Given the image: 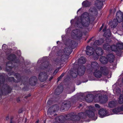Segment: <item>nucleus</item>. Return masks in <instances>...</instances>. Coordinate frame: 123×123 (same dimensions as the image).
I'll return each instance as SVG.
<instances>
[{
  "instance_id": "4c0bfd02",
  "label": "nucleus",
  "mask_w": 123,
  "mask_h": 123,
  "mask_svg": "<svg viewBox=\"0 0 123 123\" xmlns=\"http://www.w3.org/2000/svg\"><path fill=\"white\" fill-rule=\"evenodd\" d=\"M95 106L96 107L98 108H99L100 107V106L99 105H98L97 104H96L95 105Z\"/></svg>"
},
{
  "instance_id": "f03ea898",
  "label": "nucleus",
  "mask_w": 123,
  "mask_h": 123,
  "mask_svg": "<svg viewBox=\"0 0 123 123\" xmlns=\"http://www.w3.org/2000/svg\"><path fill=\"white\" fill-rule=\"evenodd\" d=\"M116 18L113 20L111 25L114 27L117 26V22L120 23L122 22V26L123 27V13L120 11H118L116 14Z\"/></svg>"
},
{
  "instance_id": "cd10ccee",
  "label": "nucleus",
  "mask_w": 123,
  "mask_h": 123,
  "mask_svg": "<svg viewBox=\"0 0 123 123\" xmlns=\"http://www.w3.org/2000/svg\"><path fill=\"white\" fill-rule=\"evenodd\" d=\"M118 101L119 104L123 103V95H121L119 98Z\"/></svg>"
},
{
  "instance_id": "39448f33",
  "label": "nucleus",
  "mask_w": 123,
  "mask_h": 123,
  "mask_svg": "<svg viewBox=\"0 0 123 123\" xmlns=\"http://www.w3.org/2000/svg\"><path fill=\"white\" fill-rule=\"evenodd\" d=\"M103 53V51L102 49L100 47H97L95 49L94 54L93 56V58L94 60L98 59V56H101L102 55Z\"/></svg>"
},
{
  "instance_id": "c756f323",
  "label": "nucleus",
  "mask_w": 123,
  "mask_h": 123,
  "mask_svg": "<svg viewBox=\"0 0 123 123\" xmlns=\"http://www.w3.org/2000/svg\"><path fill=\"white\" fill-rule=\"evenodd\" d=\"M101 44L99 40H97L95 41L94 43L93 46V47L96 46L97 45H98Z\"/></svg>"
},
{
  "instance_id": "20e7f679",
  "label": "nucleus",
  "mask_w": 123,
  "mask_h": 123,
  "mask_svg": "<svg viewBox=\"0 0 123 123\" xmlns=\"http://www.w3.org/2000/svg\"><path fill=\"white\" fill-rule=\"evenodd\" d=\"M85 67L83 65L80 66L77 69L75 70V72L72 74V76L74 78L76 77L78 74L80 76L83 75L85 73Z\"/></svg>"
},
{
  "instance_id": "13d9d810",
  "label": "nucleus",
  "mask_w": 123,
  "mask_h": 123,
  "mask_svg": "<svg viewBox=\"0 0 123 123\" xmlns=\"http://www.w3.org/2000/svg\"><path fill=\"white\" fill-rule=\"evenodd\" d=\"M72 20H71V22H72Z\"/></svg>"
},
{
  "instance_id": "09e8293b",
  "label": "nucleus",
  "mask_w": 123,
  "mask_h": 123,
  "mask_svg": "<svg viewBox=\"0 0 123 123\" xmlns=\"http://www.w3.org/2000/svg\"><path fill=\"white\" fill-rule=\"evenodd\" d=\"M50 101H48L47 102V104H50Z\"/></svg>"
},
{
  "instance_id": "4468645a",
  "label": "nucleus",
  "mask_w": 123,
  "mask_h": 123,
  "mask_svg": "<svg viewBox=\"0 0 123 123\" xmlns=\"http://www.w3.org/2000/svg\"><path fill=\"white\" fill-rule=\"evenodd\" d=\"M98 99L97 100H95V102H100L102 103H104L107 101V98L106 96L102 97L101 96V99H100V98H98Z\"/></svg>"
},
{
  "instance_id": "4be33fe9",
  "label": "nucleus",
  "mask_w": 123,
  "mask_h": 123,
  "mask_svg": "<svg viewBox=\"0 0 123 123\" xmlns=\"http://www.w3.org/2000/svg\"><path fill=\"white\" fill-rule=\"evenodd\" d=\"M117 47L118 49V52L119 53L121 52V49H123V43H118L117 44Z\"/></svg>"
},
{
  "instance_id": "5fc2aeb1",
  "label": "nucleus",
  "mask_w": 123,
  "mask_h": 123,
  "mask_svg": "<svg viewBox=\"0 0 123 123\" xmlns=\"http://www.w3.org/2000/svg\"><path fill=\"white\" fill-rule=\"evenodd\" d=\"M12 79L13 80V78L12 77H11Z\"/></svg>"
},
{
  "instance_id": "8fccbe9b",
  "label": "nucleus",
  "mask_w": 123,
  "mask_h": 123,
  "mask_svg": "<svg viewBox=\"0 0 123 123\" xmlns=\"http://www.w3.org/2000/svg\"><path fill=\"white\" fill-rule=\"evenodd\" d=\"M71 42H72H72H73V43H72V45H73L74 44V43H75V42L74 41H72Z\"/></svg>"
},
{
  "instance_id": "c03bdc74",
  "label": "nucleus",
  "mask_w": 123,
  "mask_h": 123,
  "mask_svg": "<svg viewBox=\"0 0 123 123\" xmlns=\"http://www.w3.org/2000/svg\"><path fill=\"white\" fill-rule=\"evenodd\" d=\"M93 38V37H92L88 41L87 43H88L90 41L92 40V38Z\"/></svg>"
},
{
  "instance_id": "72a5a7b5",
  "label": "nucleus",
  "mask_w": 123,
  "mask_h": 123,
  "mask_svg": "<svg viewBox=\"0 0 123 123\" xmlns=\"http://www.w3.org/2000/svg\"><path fill=\"white\" fill-rule=\"evenodd\" d=\"M49 62H47L46 64H44V66H43V69H44V68H47L49 65Z\"/></svg>"
},
{
  "instance_id": "37998d69",
  "label": "nucleus",
  "mask_w": 123,
  "mask_h": 123,
  "mask_svg": "<svg viewBox=\"0 0 123 123\" xmlns=\"http://www.w3.org/2000/svg\"><path fill=\"white\" fill-rule=\"evenodd\" d=\"M58 90V88H57V89H56V90H55V94H57V95H59V94H60V93H56V92H57V91Z\"/></svg>"
},
{
  "instance_id": "864d4df0",
  "label": "nucleus",
  "mask_w": 123,
  "mask_h": 123,
  "mask_svg": "<svg viewBox=\"0 0 123 123\" xmlns=\"http://www.w3.org/2000/svg\"><path fill=\"white\" fill-rule=\"evenodd\" d=\"M19 101V99H17V101Z\"/></svg>"
},
{
  "instance_id": "ea45409f",
  "label": "nucleus",
  "mask_w": 123,
  "mask_h": 123,
  "mask_svg": "<svg viewBox=\"0 0 123 123\" xmlns=\"http://www.w3.org/2000/svg\"><path fill=\"white\" fill-rule=\"evenodd\" d=\"M104 24H102V25L101 26V27L100 28L99 31H100L102 30V29L103 27L104 26Z\"/></svg>"
},
{
  "instance_id": "dca6fc26",
  "label": "nucleus",
  "mask_w": 123,
  "mask_h": 123,
  "mask_svg": "<svg viewBox=\"0 0 123 123\" xmlns=\"http://www.w3.org/2000/svg\"><path fill=\"white\" fill-rule=\"evenodd\" d=\"M106 28L107 26H105L103 31V32H105L104 35V36L108 37H109L111 36V32L109 29H107L106 30Z\"/></svg>"
},
{
  "instance_id": "a18cd8bd",
  "label": "nucleus",
  "mask_w": 123,
  "mask_h": 123,
  "mask_svg": "<svg viewBox=\"0 0 123 123\" xmlns=\"http://www.w3.org/2000/svg\"><path fill=\"white\" fill-rule=\"evenodd\" d=\"M53 78V76H51V77L50 78H49V81H50L51 79H52Z\"/></svg>"
},
{
  "instance_id": "a19ab883",
  "label": "nucleus",
  "mask_w": 123,
  "mask_h": 123,
  "mask_svg": "<svg viewBox=\"0 0 123 123\" xmlns=\"http://www.w3.org/2000/svg\"><path fill=\"white\" fill-rule=\"evenodd\" d=\"M64 73H63L60 76V78H62V77L64 76Z\"/></svg>"
},
{
  "instance_id": "6e6552de",
  "label": "nucleus",
  "mask_w": 123,
  "mask_h": 123,
  "mask_svg": "<svg viewBox=\"0 0 123 123\" xmlns=\"http://www.w3.org/2000/svg\"><path fill=\"white\" fill-rule=\"evenodd\" d=\"M89 110L86 111V113L87 116L90 118H92L95 115L94 113V107L90 106L89 107Z\"/></svg>"
},
{
  "instance_id": "0eeeda50",
  "label": "nucleus",
  "mask_w": 123,
  "mask_h": 123,
  "mask_svg": "<svg viewBox=\"0 0 123 123\" xmlns=\"http://www.w3.org/2000/svg\"><path fill=\"white\" fill-rule=\"evenodd\" d=\"M86 115L85 113H79L78 116L73 115L71 116V119L74 121L76 122L79 121L80 118H83L86 117Z\"/></svg>"
},
{
  "instance_id": "6e6d98bb",
  "label": "nucleus",
  "mask_w": 123,
  "mask_h": 123,
  "mask_svg": "<svg viewBox=\"0 0 123 123\" xmlns=\"http://www.w3.org/2000/svg\"><path fill=\"white\" fill-rule=\"evenodd\" d=\"M56 115H57V114H54V115H55V116H56Z\"/></svg>"
},
{
  "instance_id": "bf43d9fd",
  "label": "nucleus",
  "mask_w": 123,
  "mask_h": 123,
  "mask_svg": "<svg viewBox=\"0 0 123 123\" xmlns=\"http://www.w3.org/2000/svg\"><path fill=\"white\" fill-rule=\"evenodd\" d=\"M122 1L123 0H121Z\"/></svg>"
},
{
  "instance_id": "aec40b11",
  "label": "nucleus",
  "mask_w": 123,
  "mask_h": 123,
  "mask_svg": "<svg viewBox=\"0 0 123 123\" xmlns=\"http://www.w3.org/2000/svg\"><path fill=\"white\" fill-rule=\"evenodd\" d=\"M99 61L102 63L103 64H106L108 62L107 58H106L103 56L100 57L99 59Z\"/></svg>"
},
{
  "instance_id": "2f4dec72",
  "label": "nucleus",
  "mask_w": 123,
  "mask_h": 123,
  "mask_svg": "<svg viewBox=\"0 0 123 123\" xmlns=\"http://www.w3.org/2000/svg\"><path fill=\"white\" fill-rule=\"evenodd\" d=\"M116 93L117 94H118L121 93V91L120 89L119 88H117L116 90Z\"/></svg>"
},
{
  "instance_id": "3c124183",
  "label": "nucleus",
  "mask_w": 123,
  "mask_h": 123,
  "mask_svg": "<svg viewBox=\"0 0 123 123\" xmlns=\"http://www.w3.org/2000/svg\"><path fill=\"white\" fill-rule=\"evenodd\" d=\"M10 123H13L12 122V120H11L10 121Z\"/></svg>"
},
{
  "instance_id": "49530a36",
  "label": "nucleus",
  "mask_w": 123,
  "mask_h": 123,
  "mask_svg": "<svg viewBox=\"0 0 123 123\" xmlns=\"http://www.w3.org/2000/svg\"><path fill=\"white\" fill-rule=\"evenodd\" d=\"M6 120H8L9 119V117H8L7 116V117H6Z\"/></svg>"
},
{
  "instance_id": "2eb2a0df",
  "label": "nucleus",
  "mask_w": 123,
  "mask_h": 123,
  "mask_svg": "<svg viewBox=\"0 0 123 123\" xmlns=\"http://www.w3.org/2000/svg\"><path fill=\"white\" fill-rule=\"evenodd\" d=\"M8 60L13 61L15 63H17L18 61L16 57L14 55H11L9 56L7 58Z\"/></svg>"
},
{
  "instance_id": "9d476101",
  "label": "nucleus",
  "mask_w": 123,
  "mask_h": 123,
  "mask_svg": "<svg viewBox=\"0 0 123 123\" xmlns=\"http://www.w3.org/2000/svg\"><path fill=\"white\" fill-rule=\"evenodd\" d=\"M87 97V98H86L87 101L88 102H91L93 101V99L94 101L95 102V100H97L98 99V98H100V99H101V96H99L98 97L95 96L93 98L92 96L91 95H88Z\"/></svg>"
},
{
  "instance_id": "f257e3e1",
  "label": "nucleus",
  "mask_w": 123,
  "mask_h": 123,
  "mask_svg": "<svg viewBox=\"0 0 123 123\" xmlns=\"http://www.w3.org/2000/svg\"><path fill=\"white\" fill-rule=\"evenodd\" d=\"M89 14L87 12H85L82 14L80 18V22H77L75 24L78 27L82 28V26H88L90 23Z\"/></svg>"
},
{
  "instance_id": "412c9836",
  "label": "nucleus",
  "mask_w": 123,
  "mask_h": 123,
  "mask_svg": "<svg viewBox=\"0 0 123 123\" xmlns=\"http://www.w3.org/2000/svg\"><path fill=\"white\" fill-rule=\"evenodd\" d=\"M123 111V107H119L117 108H115L113 109V112L115 114H118V113L121 111Z\"/></svg>"
},
{
  "instance_id": "f3484780",
  "label": "nucleus",
  "mask_w": 123,
  "mask_h": 123,
  "mask_svg": "<svg viewBox=\"0 0 123 123\" xmlns=\"http://www.w3.org/2000/svg\"><path fill=\"white\" fill-rule=\"evenodd\" d=\"M107 60L110 63L113 62L115 56L112 54H110L108 55L107 56Z\"/></svg>"
},
{
  "instance_id": "393cba45",
  "label": "nucleus",
  "mask_w": 123,
  "mask_h": 123,
  "mask_svg": "<svg viewBox=\"0 0 123 123\" xmlns=\"http://www.w3.org/2000/svg\"><path fill=\"white\" fill-rule=\"evenodd\" d=\"M117 104L116 102L115 101H111L109 104V106L110 107H114Z\"/></svg>"
},
{
  "instance_id": "f8f14e48",
  "label": "nucleus",
  "mask_w": 123,
  "mask_h": 123,
  "mask_svg": "<svg viewBox=\"0 0 123 123\" xmlns=\"http://www.w3.org/2000/svg\"><path fill=\"white\" fill-rule=\"evenodd\" d=\"M107 113L106 110L103 108L101 109L98 112L100 117L102 118L107 116Z\"/></svg>"
},
{
  "instance_id": "bb28decb",
  "label": "nucleus",
  "mask_w": 123,
  "mask_h": 123,
  "mask_svg": "<svg viewBox=\"0 0 123 123\" xmlns=\"http://www.w3.org/2000/svg\"><path fill=\"white\" fill-rule=\"evenodd\" d=\"M82 5L86 7L89 6L90 5V3L87 1H85L82 3Z\"/></svg>"
},
{
  "instance_id": "79ce46f5",
  "label": "nucleus",
  "mask_w": 123,
  "mask_h": 123,
  "mask_svg": "<svg viewBox=\"0 0 123 123\" xmlns=\"http://www.w3.org/2000/svg\"><path fill=\"white\" fill-rule=\"evenodd\" d=\"M58 71V70H56L54 71L53 74H55L56 73H57V72Z\"/></svg>"
},
{
  "instance_id": "a211bd4d",
  "label": "nucleus",
  "mask_w": 123,
  "mask_h": 123,
  "mask_svg": "<svg viewBox=\"0 0 123 123\" xmlns=\"http://www.w3.org/2000/svg\"><path fill=\"white\" fill-rule=\"evenodd\" d=\"M81 32L78 30H74L72 32V34L74 35V36H76L77 37H78L81 35Z\"/></svg>"
},
{
  "instance_id": "473e14b6",
  "label": "nucleus",
  "mask_w": 123,
  "mask_h": 123,
  "mask_svg": "<svg viewBox=\"0 0 123 123\" xmlns=\"http://www.w3.org/2000/svg\"><path fill=\"white\" fill-rule=\"evenodd\" d=\"M110 47V46L108 45H107L106 46V45H105L104 46V48L105 49L109 50V49H108Z\"/></svg>"
},
{
  "instance_id": "ddd939ff",
  "label": "nucleus",
  "mask_w": 123,
  "mask_h": 123,
  "mask_svg": "<svg viewBox=\"0 0 123 123\" xmlns=\"http://www.w3.org/2000/svg\"><path fill=\"white\" fill-rule=\"evenodd\" d=\"M93 49L90 46H88L86 48V53L87 55H92L93 56L94 54V52H93Z\"/></svg>"
},
{
  "instance_id": "c85d7f7f",
  "label": "nucleus",
  "mask_w": 123,
  "mask_h": 123,
  "mask_svg": "<svg viewBox=\"0 0 123 123\" xmlns=\"http://www.w3.org/2000/svg\"><path fill=\"white\" fill-rule=\"evenodd\" d=\"M69 106V105L68 104L67 105L65 103H63L61 107V109L62 110L65 109L66 108L67 106Z\"/></svg>"
},
{
  "instance_id": "58836bf2",
  "label": "nucleus",
  "mask_w": 123,
  "mask_h": 123,
  "mask_svg": "<svg viewBox=\"0 0 123 123\" xmlns=\"http://www.w3.org/2000/svg\"><path fill=\"white\" fill-rule=\"evenodd\" d=\"M60 56L61 57H62V56H65V55L63 53H61V54H60Z\"/></svg>"
},
{
  "instance_id": "b1692460",
  "label": "nucleus",
  "mask_w": 123,
  "mask_h": 123,
  "mask_svg": "<svg viewBox=\"0 0 123 123\" xmlns=\"http://www.w3.org/2000/svg\"><path fill=\"white\" fill-rule=\"evenodd\" d=\"M11 65L12 63L10 61H9L7 63L6 65V67L7 70H10L12 67V66H11Z\"/></svg>"
},
{
  "instance_id": "a878e982",
  "label": "nucleus",
  "mask_w": 123,
  "mask_h": 123,
  "mask_svg": "<svg viewBox=\"0 0 123 123\" xmlns=\"http://www.w3.org/2000/svg\"><path fill=\"white\" fill-rule=\"evenodd\" d=\"M111 50L114 51H115L116 52H118V49H117V47L116 46L113 45L111 46Z\"/></svg>"
},
{
  "instance_id": "7ed1b4c3",
  "label": "nucleus",
  "mask_w": 123,
  "mask_h": 123,
  "mask_svg": "<svg viewBox=\"0 0 123 123\" xmlns=\"http://www.w3.org/2000/svg\"><path fill=\"white\" fill-rule=\"evenodd\" d=\"M100 70L101 71L98 69L94 70V74L95 76L97 78H99L102 76V72L105 75L107 74L108 73L107 69L105 67H101Z\"/></svg>"
},
{
  "instance_id": "1a4fd4ad",
  "label": "nucleus",
  "mask_w": 123,
  "mask_h": 123,
  "mask_svg": "<svg viewBox=\"0 0 123 123\" xmlns=\"http://www.w3.org/2000/svg\"><path fill=\"white\" fill-rule=\"evenodd\" d=\"M59 109L58 106L57 105H55L49 108L47 113L49 115H52L53 112H55Z\"/></svg>"
},
{
  "instance_id": "4d7b16f0",
  "label": "nucleus",
  "mask_w": 123,
  "mask_h": 123,
  "mask_svg": "<svg viewBox=\"0 0 123 123\" xmlns=\"http://www.w3.org/2000/svg\"><path fill=\"white\" fill-rule=\"evenodd\" d=\"M122 82L123 83V78H122Z\"/></svg>"
},
{
  "instance_id": "6ab92c4d",
  "label": "nucleus",
  "mask_w": 123,
  "mask_h": 123,
  "mask_svg": "<svg viewBox=\"0 0 123 123\" xmlns=\"http://www.w3.org/2000/svg\"><path fill=\"white\" fill-rule=\"evenodd\" d=\"M37 80V78L35 76H33L29 80V83L31 85H34L35 84Z\"/></svg>"
},
{
  "instance_id": "f704fd0d",
  "label": "nucleus",
  "mask_w": 123,
  "mask_h": 123,
  "mask_svg": "<svg viewBox=\"0 0 123 123\" xmlns=\"http://www.w3.org/2000/svg\"><path fill=\"white\" fill-rule=\"evenodd\" d=\"M7 47V46L5 44H3V45L2 48L3 49H6Z\"/></svg>"
},
{
  "instance_id": "423d86ee",
  "label": "nucleus",
  "mask_w": 123,
  "mask_h": 123,
  "mask_svg": "<svg viewBox=\"0 0 123 123\" xmlns=\"http://www.w3.org/2000/svg\"><path fill=\"white\" fill-rule=\"evenodd\" d=\"M49 75L48 72H43L39 74L38 78L41 81L43 82L46 81Z\"/></svg>"
},
{
  "instance_id": "603ef678",
  "label": "nucleus",
  "mask_w": 123,
  "mask_h": 123,
  "mask_svg": "<svg viewBox=\"0 0 123 123\" xmlns=\"http://www.w3.org/2000/svg\"><path fill=\"white\" fill-rule=\"evenodd\" d=\"M38 123V121H37L36 122V123Z\"/></svg>"
},
{
  "instance_id": "5701e85b",
  "label": "nucleus",
  "mask_w": 123,
  "mask_h": 123,
  "mask_svg": "<svg viewBox=\"0 0 123 123\" xmlns=\"http://www.w3.org/2000/svg\"><path fill=\"white\" fill-rule=\"evenodd\" d=\"M86 61V60L84 57H81L78 60V64H83L85 63Z\"/></svg>"
},
{
  "instance_id": "e433bc0d",
  "label": "nucleus",
  "mask_w": 123,
  "mask_h": 123,
  "mask_svg": "<svg viewBox=\"0 0 123 123\" xmlns=\"http://www.w3.org/2000/svg\"><path fill=\"white\" fill-rule=\"evenodd\" d=\"M92 8H91L89 10H90V11H91V12H94V11H95V12L96 13H97V10H95V9H94V10H92Z\"/></svg>"
},
{
  "instance_id": "7c9ffc66",
  "label": "nucleus",
  "mask_w": 123,
  "mask_h": 123,
  "mask_svg": "<svg viewBox=\"0 0 123 123\" xmlns=\"http://www.w3.org/2000/svg\"><path fill=\"white\" fill-rule=\"evenodd\" d=\"M15 76L18 80L17 82H18L20 81L21 78L20 75L19 74H16L15 75Z\"/></svg>"
},
{
  "instance_id": "de8ad7c7",
  "label": "nucleus",
  "mask_w": 123,
  "mask_h": 123,
  "mask_svg": "<svg viewBox=\"0 0 123 123\" xmlns=\"http://www.w3.org/2000/svg\"><path fill=\"white\" fill-rule=\"evenodd\" d=\"M61 78H60V76L58 78V81Z\"/></svg>"
},
{
  "instance_id": "9b49d317",
  "label": "nucleus",
  "mask_w": 123,
  "mask_h": 123,
  "mask_svg": "<svg viewBox=\"0 0 123 123\" xmlns=\"http://www.w3.org/2000/svg\"><path fill=\"white\" fill-rule=\"evenodd\" d=\"M99 68L98 64L96 62H92L91 67L90 69L91 71H93L96 69H98Z\"/></svg>"
},
{
  "instance_id": "c9c22d12",
  "label": "nucleus",
  "mask_w": 123,
  "mask_h": 123,
  "mask_svg": "<svg viewBox=\"0 0 123 123\" xmlns=\"http://www.w3.org/2000/svg\"><path fill=\"white\" fill-rule=\"evenodd\" d=\"M63 117L62 116H60L59 117H57L56 118V119H59V121H61V118Z\"/></svg>"
}]
</instances>
